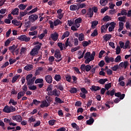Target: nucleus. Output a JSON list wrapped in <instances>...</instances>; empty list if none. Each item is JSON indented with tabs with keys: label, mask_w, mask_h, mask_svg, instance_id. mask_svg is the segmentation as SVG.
I'll return each instance as SVG.
<instances>
[{
	"label": "nucleus",
	"mask_w": 131,
	"mask_h": 131,
	"mask_svg": "<svg viewBox=\"0 0 131 131\" xmlns=\"http://www.w3.org/2000/svg\"><path fill=\"white\" fill-rule=\"evenodd\" d=\"M38 19V16L36 14H32L29 16V20L30 22H34Z\"/></svg>",
	"instance_id": "obj_7"
},
{
	"label": "nucleus",
	"mask_w": 131,
	"mask_h": 131,
	"mask_svg": "<svg viewBox=\"0 0 131 131\" xmlns=\"http://www.w3.org/2000/svg\"><path fill=\"white\" fill-rule=\"evenodd\" d=\"M38 50H36L35 48H33L32 49L31 52H30V55L31 56H35V55H37L38 54V52L37 51Z\"/></svg>",
	"instance_id": "obj_20"
},
{
	"label": "nucleus",
	"mask_w": 131,
	"mask_h": 131,
	"mask_svg": "<svg viewBox=\"0 0 131 131\" xmlns=\"http://www.w3.org/2000/svg\"><path fill=\"white\" fill-rule=\"evenodd\" d=\"M94 121H95V120L93 118L90 119L86 121L87 124L91 125V124H93V123H94Z\"/></svg>",
	"instance_id": "obj_47"
},
{
	"label": "nucleus",
	"mask_w": 131,
	"mask_h": 131,
	"mask_svg": "<svg viewBox=\"0 0 131 131\" xmlns=\"http://www.w3.org/2000/svg\"><path fill=\"white\" fill-rule=\"evenodd\" d=\"M105 61L106 63H110V62H114V58L106 56L105 57Z\"/></svg>",
	"instance_id": "obj_19"
},
{
	"label": "nucleus",
	"mask_w": 131,
	"mask_h": 131,
	"mask_svg": "<svg viewBox=\"0 0 131 131\" xmlns=\"http://www.w3.org/2000/svg\"><path fill=\"white\" fill-rule=\"evenodd\" d=\"M128 62L126 61L120 63L119 66V67H121V68H124V69H126V68H127V66H128Z\"/></svg>",
	"instance_id": "obj_10"
},
{
	"label": "nucleus",
	"mask_w": 131,
	"mask_h": 131,
	"mask_svg": "<svg viewBox=\"0 0 131 131\" xmlns=\"http://www.w3.org/2000/svg\"><path fill=\"white\" fill-rule=\"evenodd\" d=\"M4 112H5L6 113H11V110L10 108V106H5L4 108L3 109Z\"/></svg>",
	"instance_id": "obj_29"
},
{
	"label": "nucleus",
	"mask_w": 131,
	"mask_h": 131,
	"mask_svg": "<svg viewBox=\"0 0 131 131\" xmlns=\"http://www.w3.org/2000/svg\"><path fill=\"white\" fill-rule=\"evenodd\" d=\"M47 32H48L47 31V30H45L43 31V32L38 36V38H39V39H42V38L45 37V36L46 35V34H47Z\"/></svg>",
	"instance_id": "obj_31"
},
{
	"label": "nucleus",
	"mask_w": 131,
	"mask_h": 131,
	"mask_svg": "<svg viewBox=\"0 0 131 131\" xmlns=\"http://www.w3.org/2000/svg\"><path fill=\"white\" fill-rule=\"evenodd\" d=\"M72 127H73V128H75V129H77V130H79V127L78 126L77 124H76V123H73L71 124Z\"/></svg>",
	"instance_id": "obj_48"
},
{
	"label": "nucleus",
	"mask_w": 131,
	"mask_h": 131,
	"mask_svg": "<svg viewBox=\"0 0 131 131\" xmlns=\"http://www.w3.org/2000/svg\"><path fill=\"white\" fill-rule=\"evenodd\" d=\"M130 43V42L129 41L127 40L125 43L124 50H125L126 49H130V46H129Z\"/></svg>",
	"instance_id": "obj_36"
},
{
	"label": "nucleus",
	"mask_w": 131,
	"mask_h": 131,
	"mask_svg": "<svg viewBox=\"0 0 131 131\" xmlns=\"http://www.w3.org/2000/svg\"><path fill=\"white\" fill-rule=\"evenodd\" d=\"M124 25V24H123V23H122V21H120L119 23V28L118 29L119 32H120L122 30H123Z\"/></svg>",
	"instance_id": "obj_27"
},
{
	"label": "nucleus",
	"mask_w": 131,
	"mask_h": 131,
	"mask_svg": "<svg viewBox=\"0 0 131 131\" xmlns=\"http://www.w3.org/2000/svg\"><path fill=\"white\" fill-rule=\"evenodd\" d=\"M119 21H121L122 22H125V16H121L118 17Z\"/></svg>",
	"instance_id": "obj_62"
},
{
	"label": "nucleus",
	"mask_w": 131,
	"mask_h": 131,
	"mask_svg": "<svg viewBox=\"0 0 131 131\" xmlns=\"http://www.w3.org/2000/svg\"><path fill=\"white\" fill-rule=\"evenodd\" d=\"M78 39L79 41H83V40L84 39V35L83 34L81 33L79 35Z\"/></svg>",
	"instance_id": "obj_37"
},
{
	"label": "nucleus",
	"mask_w": 131,
	"mask_h": 131,
	"mask_svg": "<svg viewBox=\"0 0 131 131\" xmlns=\"http://www.w3.org/2000/svg\"><path fill=\"white\" fill-rule=\"evenodd\" d=\"M12 23L13 24V25H15V26H19V28H20V27L22 26V23H21L20 21L13 20L12 21Z\"/></svg>",
	"instance_id": "obj_15"
},
{
	"label": "nucleus",
	"mask_w": 131,
	"mask_h": 131,
	"mask_svg": "<svg viewBox=\"0 0 131 131\" xmlns=\"http://www.w3.org/2000/svg\"><path fill=\"white\" fill-rule=\"evenodd\" d=\"M66 79L67 81L70 82V81H71V76H69V75L66 76Z\"/></svg>",
	"instance_id": "obj_63"
},
{
	"label": "nucleus",
	"mask_w": 131,
	"mask_h": 131,
	"mask_svg": "<svg viewBox=\"0 0 131 131\" xmlns=\"http://www.w3.org/2000/svg\"><path fill=\"white\" fill-rule=\"evenodd\" d=\"M54 79L56 81H60V80H61V76L60 75H55L54 76Z\"/></svg>",
	"instance_id": "obj_44"
},
{
	"label": "nucleus",
	"mask_w": 131,
	"mask_h": 131,
	"mask_svg": "<svg viewBox=\"0 0 131 131\" xmlns=\"http://www.w3.org/2000/svg\"><path fill=\"white\" fill-rule=\"evenodd\" d=\"M37 34V31H34L33 32H29V35H36Z\"/></svg>",
	"instance_id": "obj_59"
},
{
	"label": "nucleus",
	"mask_w": 131,
	"mask_h": 131,
	"mask_svg": "<svg viewBox=\"0 0 131 131\" xmlns=\"http://www.w3.org/2000/svg\"><path fill=\"white\" fill-rule=\"evenodd\" d=\"M70 34V33L68 31L65 32L61 37V39H64L65 37H68Z\"/></svg>",
	"instance_id": "obj_34"
},
{
	"label": "nucleus",
	"mask_w": 131,
	"mask_h": 131,
	"mask_svg": "<svg viewBox=\"0 0 131 131\" xmlns=\"http://www.w3.org/2000/svg\"><path fill=\"white\" fill-rule=\"evenodd\" d=\"M114 94H115V90H111V91H108L106 92L107 95H110V96H111L112 97L113 96H114Z\"/></svg>",
	"instance_id": "obj_38"
},
{
	"label": "nucleus",
	"mask_w": 131,
	"mask_h": 131,
	"mask_svg": "<svg viewBox=\"0 0 131 131\" xmlns=\"http://www.w3.org/2000/svg\"><path fill=\"white\" fill-rule=\"evenodd\" d=\"M9 50L13 55H14L15 53V55H18V54H19V49H17V46L15 45L10 47Z\"/></svg>",
	"instance_id": "obj_4"
},
{
	"label": "nucleus",
	"mask_w": 131,
	"mask_h": 131,
	"mask_svg": "<svg viewBox=\"0 0 131 131\" xmlns=\"http://www.w3.org/2000/svg\"><path fill=\"white\" fill-rule=\"evenodd\" d=\"M108 25L110 26L108 27V31H110V32H111L113 31V30H114V28H115V26H116V23L114 22H112L108 24Z\"/></svg>",
	"instance_id": "obj_8"
},
{
	"label": "nucleus",
	"mask_w": 131,
	"mask_h": 131,
	"mask_svg": "<svg viewBox=\"0 0 131 131\" xmlns=\"http://www.w3.org/2000/svg\"><path fill=\"white\" fill-rule=\"evenodd\" d=\"M125 27L127 30H130L131 29V24L129 22H126L125 25Z\"/></svg>",
	"instance_id": "obj_49"
},
{
	"label": "nucleus",
	"mask_w": 131,
	"mask_h": 131,
	"mask_svg": "<svg viewBox=\"0 0 131 131\" xmlns=\"http://www.w3.org/2000/svg\"><path fill=\"white\" fill-rule=\"evenodd\" d=\"M12 119L17 122H21V121H22V117L20 115L12 116Z\"/></svg>",
	"instance_id": "obj_11"
},
{
	"label": "nucleus",
	"mask_w": 131,
	"mask_h": 131,
	"mask_svg": "<svg viewBox=\"0 0 131 131\" xmlns=\"http://www.w3.org/2000/svg\"><path fill=\"white\" fill-rule=\"evenodd\" d=\"M70 9L71 10V11H76V10H79L78 9V6H77V5H71L70 7Z\"/></svg>",
	"instance_id": "obj_24"
},
{
	"label": "nucleus",
	"mask_w": 131,
	"mask_h": 131,
	"mask_svg": "<svg viewBox=\"0 0 131 131\" xmlns=\"http://www.w3.org/2000/svg\"><path fill=\"white\" fill-rule=\"evenodd\" d=\"M64 47H66V48H67V47H71V43L69 42V38H67Z\"/></svg>",
	"instance_id": "obj_41"
},
{
	"label": "nucleus",
	"mask_w": 131,
	"mask_h": 131,
	"mask_svg": "<svg viewBox=\"0 0 131 131\" xmlns=\"http://www.w3.org/2000/svg\"><path fill=\"white\" fill-rule=\"evenodd\" d=\"M28 12L27 11L25 10L24 12H19V15L18 17V20H22V17H24V16H26L27 15Z\"/></svg>",
	"instance_id": "obj_16"
},
{
	"label": "nucleus",
	"mask_w": 131,
	"mask_h": 131,
	"mask_svg": "<svg viewBox=\"0 0 131 131\" xmlns=\"http://www.w3.org/2000/svg\"><path fill=\"white\" fill-rule=\"evenodd\" d=\"M103 21H105V22H108V21H110L111 20V17L106 15L103 17Z\"/></svg>",
	"instance_id": "obj_43"
},
{
	"label": "nucleus",
	"mask_w": 131,
	"mask_h": 131,
	"mask_svg": "<svg viewBox=\"0 0 131 131\" xmlns=\"http://www.w3.org/2000/svg\"><path fill=\"white\" fill-rule=\"evenodd\" d=\"M27 6V4L24 5L23 4H21L18 5V8L19 10H24L26 9Z\"/></svg>",
	"instance_id": "obj_23"
},
{
	"label": "nucleus",
	"mask_w": 131,
	"mask_h": 131,
	"mask_svg": "<svg viewBox=\"0 0 131 131\" xmlns=\"http://www.w3.org/2000/svg\"><path fill=\"white\" fill-rule=\"evenodd\" d=\"M40 103V101H37V100L35 99V100H33L32 103L30 104V106H33V104L36 105V106H37V105H38Z\"/></svg>",
	"instance_id": "obj_28"
},
{
	"label": "nucleus",
	"mask_w": 131,
	"mask_h": 131,
	"mask_svg": "<svg viewBox=\"0 0 131 131\" xmlns=\"http://www.w3.org/2000/svg\"><path fill=\"white\" fill-rule=\"evenodd\" d=\"M82 19L81 18H78L75 20V25L76 26L77 28H78L80 26V23H81Z\"/></svg>",
	"instance_id": "obj_14"
},
{
	"label": "nucleus",
	"mask_w": 131,
	"mask_h": 131,
	"mask_svg": "<svg viewBox=\"0 0 131 131\" xmlns=\"http://www.w3.org/2000/svg\"><path fill=\"white\" fill-rule=\"evenodd\" d=\"M57 46L59 47V49H60V51H63V50H64L63 48H65V45L61 42L57 43Z\"/></svg>",
	"instance_id": "obj_35"
},
{
	"label": "nucleus",
	"mask_w": 131,
	"mask_h": 131,
	"mask_svg": "<svg viewBox=\"0 0 131 131\" xmlns=\"http://www.w3.org/2000/svg\"><path fill=\"white\" fill-rule=\"evenodd\" d=\"M48 106H50V103H48L46 100L43 101L40 105V107H41V108H43V107H48Z\"/></svg>",
	"instance_id": "obj_22"
},
{
	"label": "nucleus",
	"mask_w": 131,
	"mask_h": 131,
	"mask_svg": "<svg viewBox=\"0 0 131 131\" xmlns=\"http://www.w3.org/2000/svg\"><path fill=\"white\" fill-rule=\"evenodd\" d=\"M54 26H57V25H59V24H61L62 22L60 21L59 19H56V20L54 21Z\"/></svg>",
	"instance_id": "obj_57"
},
{
	"label": "nucleus",
	"mask_w": 131,
	"mask_h": 131,
	"mask_svg": "<svg viewBox=\"0 0 131 131\" xmlns=\"http://www.w3.org/2000/svg\"><path fill=\"white\" fill-rule=\"evenodd\" d=\"M121 61V56L118 55L116 58L114 59V62L115 63H119Z\"/></svg>",
	"instance_id": "obj_33"
},
{
	"label": "nucleus",
	"mask_w": 131,
	"mask_h": 131,
	"mask_svg": "<svg viewBox=\"0 0 131 131\" xmlns=\"http://www.w3.org/2000/svg\"><path fill=\"white\" fill-rule=\"evenodd\" d=\"M69 91L71 94H74L77 92V89H76V88H71Z\"/></svg>",
	"instance_id": "obj_58"
},
{
	"label": "nucleus",
	"mask_w": 131,
	"mask_h": 131,
	"mask_svg": "<svg viewBox=\"0 0 131 131\" xmlns=\"http://www.w3.org/2000/svg\"><path fill=\"white\" fill-rule=\"evenodd\" d=\"M25 94L24 93V92H19L17 94L18 100H19V99H21V98H22V97H23V96H24Z\"/></svg>",
	"instance_id": "obj_42"
},
{
	"label": "nucleus",
	"mask_w": 131,
	"mask_h": 131,
	"mask_svg": "<svg viewBox=\"0 0 131 131\" xmlns=\"http://www.w3.org/2000/svg\"><path fill=\"white\" fill-rule=\"evenodd\" d=\"M55 102L57 103H59V104H62V103H64V101H63L61 99L56 97L55 98Z\"/></svg>",
	"instance_id": "obj_55"
},
{
	"label": "nucleus",
	"mask_w": 131,
	"mask_h": 131,
	"mask_svg": "<svg viewBox=\"0 0 131 131\" xmlns=\"http://www.w3.org/2000/svg\"><path fill=\"white\" fill-rule=\"evenodd\" d=\"M33 46H35L34 49H35L36 50H37V51H38V50H40V48H41V46H42L41 43L38 41L34 42L33 43Z\"/></svg>",
	"instance_id": "obj_9"
},
{
	"label": "nucleus",
	"mask_w": 131,
	"mask_h": 131,
	"mask_svg": "<svg viewBox=\"0 0 131 131\" xmlns=\"http://www.w3.org/2000/svg\"><path fill=\"white\" fill-rule=\"evenodd\" d=\"M25 70H27V71H30V70H32L33 69V66L31 64H28L24 68Z\"/></svg>",
	"instance_id": "obj_21"
},
{
	"label": "nucleus",
	"mask_w": 131,
	"mask_h": 131,
	"mask_svg": "<svg viewBox=\"0 0 131 131\" xmlns=\"http://www.w3.org/2000/svg\"><path fill=\"white\" fill-rule=\"evenodd\" d=\"M100 87L98 86H95L93 85L92 86V88H91V90H92V91H99L100 90Z\"/></svg>",
	"instance_id": "obj_46"
},
{
	"label": "nucleus",
	"mask_w": 131,
	"mask_h": 131,
	"mask_svg": "<svg viewBox=\"0 0 131 131\" xmlns=\"http://www.w3.org/2000/svg\"><path fill=\"white\" fill-rule=\"evenodd\" d=\"M111 86H112L111 83H109L108 84H105L104 88L105 90L108 91V90L111 88Z\"/></svg>",
	"instance_id": "obj_54"
},
{
	"label": "nucleus",
	"mask_w": 131,
	"mask_h": 131,
	"mask_svg": "<svg viewBox=\"0 0 131 131\" xmlns=\"http://www.w3.org/2000/svg\"><path fill=\"white\" fill-rule=\"evenodd\" d=\"M19 77H20V75H17L14 76L12 78V83H14V82H15L16 80H17L18 78H19Z\"/></svg>",
	"instance_id": "obj_40"
},
{
	"label": "nucleus",
	"mask_w": 131,
	"mask_h": 131,
	"mask_svg": "<svg viewBox=\"0 0 131 131\" xmlns=\"http://www.w3.org/2000/svg\"><path fill=\"white\" fill-rule=\"evenodd\" d=\"M32 76H33V75H32V74H29L26 76L27 82L29 85H30V84H32V83H33V82H34V81L36 79V77Z\"/></svg>",
	"instance_id": "obj_3"
},
{
	"label": "nucleus",
	"mask_w": 131,
	"mask_h": 131,
	"mask_svg": "<svg viewBox=\"0 0 131 131\" xmlns=\"http://www.w3.org/2000/svg\"><path fill=\"white\" fill-rule=\"evenodd\" d=\"M47 92L49 96H56L58 97L60 94V91H57L56 89L53 90V85H52L48 86Z\"/></svg>",
	"instance_id": "obj_1"
},
{
	"label": "nucleus",
	"mask_w": 131,
	"mask_h": 131,
	"mask_svg": "<svg viewBox=\"0 0 131 131\" xmlns=\"http://www.w3.org/2000/svg\"><path fill=\"white\" fill-rule=\"evenodd\" d=\"M11 14L14 16V15H19V8H15L12 12Z\"/></svg>",
	"instance_id": "obj_30"
},
{
	"label": "nucleus",
	"mask_w": 131,
	"mask_h": 131,
	"mask_svg": "<svg viewBox=\"0 0 131 131\" xmlns=\"http://www.w3.org/2000/svg\"><path fill=\"white\" fill-rule=\"evenodd\" d=\"M80 69L82 71H86V72H89V71L92 69V67L90 65L85 66V64H82L80 67Z\"/></svg>",
	"instance_id": "obj_6"
},
{
	"label": "nucleus",
	"mask_w": 131,
	"mask_h": 131,
	"mask_svg": "<svg viewBox=\"0 0 131 131\" xmlns=\"http://www.w3.org/2000/svg\"><path fill=\"white\" fill-rule=\"evenodd\" d=\"M109 27V24H106L105 25L101 26V32H105L107 29Z\"/></svg>",
	"instance_id": "obj_25"
},
{
	"label": "nucleus",
	"mask_w": 131,
	"mask_h": 131,
	"mask_svg": "<svg viewBox=\"0 0 131 131\" xmlns=\"http://www.w3.org/2000/svg\"><path fill=\"white\" fill-rule=\"evenodd\" d=\"M18 39L19 40L25 41L26 42H28V41H30V37H27L26 35H23L18 36Z\"/></svg>",
	"instance_id": "obj_5"
},
{
	"label": "nucleus",
	"mask_w": 131,
	"mask_h": 131,
	"mask_svg": "<svg viewBox=\"0 0 131 131\" xmlns=\"http://www.w3.org/2000/svg\"><path fill=\"white\" fill-rule=\"evenodd\" d=\"M82 46L83 47H88L90 43H91V41L89 40L88 41H83L82 42Z\"/></svg>",
	"instance_id": "obj_45"
},
{
	"label": "nucleus",
	"mask_w": 131,
	"mask_h": 131,
	"mask_svg": "<svg viewBox=\"0 0 131 131\" xmlns=\"http://www.w3.org/2000/svg\"><path fill=\"white\" fill-rule=\"evenodd\" d=\"M98 21H94L92 22V28H93V29L95 28V27H96L97 26V25H98Z\"/></svg>",
	"instance_id": "obj_52"
},
{
	"label": "nucleus",
	"mask_w": 131,
	"mask_h": 131,
	"mask_svg": "<svg viewBox=\"0 0 131 131\" xmlns=\"http://www.w3.org/2000/svg\"><path fill=\"white\" fill-rule=\"evenodd\" d=\"M100 4L101 6H106L107 3V1H106V0H100Z\"/></svg>",
	"instance_id": "obj_56"
},
{
	"label": "nucleus",
	"mask_w": 131,
	"mask_h": 131,
	"mask_svg": "<svg viewBox=\"0 0 131 131\" xmlns=\"http://www.w3.org/2000/svg\"><path fill=\"white\" fill-rule=\"evenodd\" d=\"M45 80L48 83H52L53 82V78L50 75L45 76Z\"/></svg>",
	"instance_id": "obj_13"
},
{
	"label": "nucleus",
	"mask_w": 131,
	"mask_h": 131,
	"mask_svg": "<svg viewBox=\"0 0 131 131\" xmlns=\"http://www.w3.org/2000/svg\"><path fill=\"white\" fill-rule=\"evenodd\" d=\"M9 104H12L13 106L17 105V101H15V100L13 99H11L9 101Z\"/></svg>",
	"instance_id": "obj_53"
},
{
	"label": "nucleus",
	"mask_w": 131,
	"mask_h": 131,
	"mask_svg": "<svg viewBox=\"0 0 131 131\" xmlns=\"http://www.w3.org/2000/svg\"><path fill=\"white\" fill-rule=\"evenodd\" d=\"M43 82V79L41 78H38L35 80V83L37 84V83H42Z\"/></svg>",
	"instance_id": "obj_39"
},
{
	"label": "nucleus",
	"mask_w": 131,
	"mask_h": 131,
	"mask_svg": "<svg viewBox=\"0 0 131 131\" xmlns=\"http://www.w3.org/2000/svg\"><path fill=\"white\" fill-rule=\"evenodd\" d=\"M96 55V52L93 51L91 54V52H86L84 56V59H85V63L86 64H89L91 61H93L95 58V55Z\"/></svg>",
	"instance_id": "obj_2"
},
{
	"label": "nucleus",
	"mask_w": 131,
	"mask_h": 131,
	"mask_svg": "<svg viewBox=\"0 0 131 131\" xmlns=\"http://www.w3.org/2000/svg\"><path fill=\"white\" fill-rule=\"evenodd\" d=\"M116 53L117 55H119L120 54V47L118 46L116 49Z\"/></svg>",
	"instance_id": "obj_61"
},
{
	"label": "nucleus",
	"mask_w": 131,
	"mask_h": 131,
	"mask_svg": "<svg viewBox=\"0 0 131 131\" xmlns=\"http://www.w3.org/2000/svg\"><path fill=\"white\" fill-rule=\"evenodd\" d=\"M51 38L53 39V40H57L58 39V34L57 33H54L52 34Z\"/></svg>",
	"instance_id": "obj_26"
},
{
	"label": "nucleus",
	"mask_w": 131,
	"mask_h": 131,
	"mask_svg": "<svg viewBox=\"0 0 131 131\" xmlns=\"http://www.w3.org/2000/svg\"><path fill=\"white\" fill-rule=\"evenodd\" d=\"M106 81H108V79H101L99 80V83L100 84H104Z\"/></svg>",
	"instance_id": "obj_50"
},
{
	"label": "nucleus",
	"mask_w": 131,
	"mask_h": 131,
	"mask_svg": "<svg viewBox=\"0 0 131 131\" xmlns=\"http://www.w3.org/2000/svg\"><path fill=\"white\" fill-rule=\"evenodd\" d=\"M62 9H60L57 11V16L59 19H61L64 16V13L62 12Z\"/></svg>",
	"instance_id": "obj_12"
},
{
	"label": "nucleus",
	"mask_w": 131,
	"mask_h": 131,
	"mask_svg": "<svg viewBox=\"0 0 131 131\" xmlns=\"http://www.w3.org/2000/svg\"><path fill=\"white\" fill-rule=\"evenodd\" d=\"M29 90H31V91H35L36 89V87L35 85H30L28 86Z\"/></svg>",
	"instance_id": "obj_60"
},
{
	"label": "nucleus",
	"mask_w": 131,
	"mask_h": 131,
	"mask_svg": "<svg viewBox=\"0 0 131 131\" xmlns=\"http://www.w3.org/2000/svg\"><path fill=\"white\" fill-rule=\"evenodd\" d=\"M88 15L90 18H92V17H93V15H94V11H93V10H92L91 9H90L88 12Z\"/></svg>",
	"instance_id": "obj_51"
},
{
	"label": "nucleus",
	"mask_w": 131,
	"mask_h": 131,
	"mask_svg": "<svg viewBox=\"0 0 131 131\" xmlns=\"http://www.w3.org/2000/svg\"><path fill=\"white\" fill-rule=\"evenodd\" d=\"M54 56L57 59H60L61 58V53H60V50L59 49L55 51Z\"/></svg>",
	"instance_id": "obj_18"
},
{
	"label": "nucleus",
	"mask_w": 131,
	"mask_h": 131,
	"mask_svg": "<svg viewBox=\"0 0 131 131\" xmlns=\"http://www.w3.org/2000/svg\"><path fill=\"white\" fill-rule=\"evenodd\" d=\"M26 52H27V49L26 48L21 47L20 49V55H25L26 54Z\"/></svg>",
	"instance_id": "obj_32"
},
{
	"label": "nucleus",
	"mask_w": 131,
	"mask_h": 131,
	"mask_svg": "<svg viewBox=\"0 0 131 131\" xmlns=\"http://www.w3.org/2000/svg\"><path fill=\"white\" fill-rule=\"evenodd\" d=\"M49 61L51 63L53 62V61H55V57L54 56H50L49 58Z\"/></svg>",
	"instance_id": "obj_64"
},
{
	"label": "nucleus",
	"mask_w": 131,
	"mask_h": 131,
	"mask_svg": "<svg viewBox=\"0 0 131 131\" xmlns=\"http://www.w3.org/2000/svg\"><path fill=\"white\" fill-rule=\"evenodd\" d=\"M112 35L110 34H106L103 36V40L104 41H108L111 38Z\"/></svg>",
	"instance_id": "obj_17"
}]
</instances>
